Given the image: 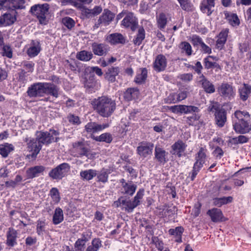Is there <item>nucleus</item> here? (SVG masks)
<instances>
[{
    "label": "nucleus",
    "instance_id": "44",
    "mask_svg": "<svg viewBox=\"0 0 251 251\" xmlns=\"http://www.w3.org/2000/svg\"><path fill=\"white\" fill-rule=\"evenodd\" d=\"M145 37V30L143 27L138 29V33L135 38L133 40V43L136 45H140Z\"/></svg>",
    "mask_w": 251,
    "mask_h": 251
},
{
    "label": "nucleus",
    "instance_id": "9",
    "mask_svg": "<svg viewBox=\"0 0 251 251\" xmlns=\"http://www.w3.org/2000/svg\"><path fill=\"white\" fill-rule=\"evenodd\" d=\"M10 10L0 16V26H6L13 25L17 20V12L14 9Z\"/></svg>",
    "mask_w": 251,
    "mask_h": 251
},
{
    "label": "nucleus",
    "instance_id": "25",
    "mask_svg": "<svg viewBox=\"0 0 251 251\" xmlns=\"http://www.w3.org/2000/svg\"><path fill=\"white\" fill-rule=\"evenodd\" d=\"M45 167L43 166H36L28 168L26 171V176L28 178H33L39 176V174L45 171Z\"/></svg>",
    "mask_w": 251,
    "mask_h": 251
},
{
    "label": "nucleus",
    "instance_id": "37",
    "mask_svg": "<svg viewBox=\"0 0 251 251\" xmlns=\"http://www.w3.org/2000/svg\"><path fill=\"white\" fill-rule=\"evenodd\" d=\"M139 94L138 89L136 88H128L124 93V98L127 101H130L133 99L137 98Z\"/></svg>",
    "mask_w": 251,
    "mask_h": 251
},
{
    "label": "nucleus",
    "instance_id": "12",
    "mask_svg": "<svg viewBox=\"0 0 251 251\" xmlns=\"http://www.w3.org/2000/svg\"><path fill=\"white\" fill-rule=\"evenodd\" d=\"M115 204L117 207L122 206V208L127 212H132L133 209L139 205L134 200L132 201L126 200L123 197L119 198L118 201L115 202Z\"/></svg>",
    "mask_w": 251,
    "mask_h": 251
},
{
    "label": "nucleus",
    "instance_id": "48",
    "mask_svg": "<svg viewBox=\"0 0 251 251\" xmlns=\"http://www.w3.org/2000/svg\"><path fill=\"white\" fill-rule=\"evenodd\" d=\"M147 77V70L146 68H143L141 70L140 74H138L135 78V81L137 83H142L144 82Z\"/></svg>",
    "mask_w": 251,
    "mask_h": 251
},
{
    "label": "nucleus",
    "instance_id": "35",
    "mask_svg": "<svg viewBox=\"0 0 251 251\" xmlns=\"http://www.w3.org/2000/svg\"><path fill=\"white\" fill-rule=\"evenodd\" d=\"M110 173V170L105 168L102 169L96 175L98 181L101 182L103 183H106L108 180V175Z\"/></svg>",
    "mask_w": 251,
    "mask_h": 251
},
{
    "label": "nucleus",
    "instance_id": "18",
    "mask_svg": "<svg viewBox=\"0 0 251 251\" xmlns=\"http://www.w3.org/2000/svg\"><path fill=\"white\" fill-rule=\"evenodd\" d=\"M41 50L40 42L38 40H32L29 45L26 53L30 57L36 56Z\"/></svg>",
    "mask_w": 251,
    "mask_h": 251
},
{
    "label": "nucleus",
    "instance_id": "64",
    "mask_svg": "<svg viewBox=\"0 0 251 251\" xmlns=\"http://www.w3.org/2000/svg\"><path fill=\"white\" fill-rule=\"evenodd\" d=\"M221 108L219 107V104L217 102H212L208 108V111L209 112H214V114L216 111L220 110Z\"/></svg>",
    "mask_w": 251,
    "mask_h": 251
},
{
    "label": "nucleus",
    "instance_id": "26",
    "mask_svg": "<svg viewBox=\"0 0 251 251\" xmlns=\"http://www.w3.org/2000/svg\"><path fill=\"white\" fill-rule=\"evenodd\" d=\"M207 214L210 216L213 222H219L222 221L223 215L221 210L218 208H212L208 210Z\"/></svg>",
    "mask_w": 251,
    "mask_h": 251
},
{
    "label": "nucleus",
    "instance_id": "46",
    "mask_svg": "<svg viewBox=\"0 0 251 251\" xmlns=\"http://www.w3.org/2000/svg\"><path fill=\"white\" fill-rule=\"evenodd\" d=\"M181 8L185 11H192L194 7L193 4L189 0H177Z\"/></svg>",
    "mask_w": 251,
    "mask_h": 251
},
{
    "label": "nucleus",
    "instance_id": "40",
    "mask_svg": "<svg viewBox=\"0 0 251 251\" xmlns=\"http://www.w3.org/2000/svg\"><path fill=\"white\" fill-rule=\"evenodd\" d=\"M101 246V240L99 238H95L92 240L91 244L87 247L86 251H98Z\"/></svg>",
    "mask_w": 251,
    "mask_h": 251
},
{
    "label": "nucleus",
    "instance_id": "57",
    "mask_svg": "<svg viewBox=\"0 0 251 251\" xmlns=\"http://www.w3.org/2000/svg\"><path fill=\"white\" fill-rule=\"evenodd\" d=\"M152 240L158 250L160 251H163L164 249V244L162 241L160 240L157 237H153Z\"/></svg>",
    "mask_w": 251,
    "mask_h": 251
},
{
    "label": "nucleus",
    "instance_id": "31",
    "mask_svg": "<svg viewBox=\"0 0 251 251\" xmlns=\"http://www.w3.org/2000/svg\"><path fill=\"white\" fill-rule=\"evenodd\" d=\"M14 150V147L11 144L5 143L0 145V154L4 158L7 157Z\"/></svg>",
    "mask_w": 251,
    "mask_h": 251
},
{
    "label": "nucleus",
    "instance_id": "58",
    "mask_svg": "<svg viewBox=\"0 0 251 251\" xmlns=\"http://www.w3.org/2000/svg\"><path fill=\"white\" fill-rule=\"evenodd\" d=\"M2 48V55L6 56L8 58H11L12 57V51L10 47L8 46L3 45Z\"/></svg>",
    "mask_w": 251,
    "mask_h": 251
},
{
    "label": "nucleus",
    "instance_id": "28",
    "mask_svg": "<svg viewBox=\"0 0 251 251\" xmlns=\"http://www.w3.org/2000/svg\"><path fill=\"white\" fill-rule=\"evenodd\" d=\"M228 33V29H225L219 33L216 43V47L218 49L221 50L223 48L226 41Z\"/></svg>",
    "mask_w": 251,
    "mask_h": 251
},
{
    "label": "nucleus",
    "instance_id": "36",
    "mask_svg": "<svg viewBox=\"0 0 251 251\" xmlns=\"http://www.w3.org/2000/svg\"><path fill=\"white\" fill-rule=\"evenodd\" d=\"M9 9H23L25 8V0H8Z\"/></svg>",
    "mask_w": 251,
    "mask_h": 251
},
{
    "label": "nucleus",
    "instance_id": "50",
    "mask_svg": "<svg viewBox=\"0 0 251 251\" xmlns=\"http://www.w3.org/2000/svg\"><path fill=\"white\" fill-rule=\"evenodd\" d=\"M204 64L205 69H209L212 68L220 69V65L216 62H213L209 58L206 57L204 59Z\"/></svg>",
    "mask_w": 251,
    "mask_h": 251
},
{
    "label": "nucleus",
    "instance_id": "23",
    "mask_svg": "<svg viewBox=\"0 0 251 251\" xmlns=\"http://www.w3.org/2000/svg\"><path fill=\"white\" fill-rule=\"evenodd\" d=\"M6 245L10 247H14L17 244V232L12 228H9L6 233Z\"/></svg>",
    "mask_w": 251,
    "mask_h": 251
},
{
    "label": "nucleus",
    "instance_id": "33",
    "mask_svg": "<svg viewBox=\"0 0 251 251\" xmlns=\"http://www.w3.org/2000/svg\"><path fill=\"white\" fill-rule=\"evenodd\" d=\"M107 40L111 44H123L125 42L124 36L120 33H113L109 35Z\"/></svg>",
    "mask_w": 251,
    "mask_h": 251
},
{
    "label": "nucleus",
    "instance_id": "53",
    "mask_svg": "<svg viewBox=\"0 0 251 251\" xmlns=\"http://www.w3.org/2000/svg\"><path fill=\"white\" fill-rule=\"evenodd\" d=\"M50 195L53 201L58 202L60 200L58 190L56 188H52L50 190Z\"/></svg>",
    "mask_w": 251,
    "mask_h": 251
},
{
    "label": "nucleus",
    "instance_id": "13",
    "mask_svg": "<svg viewBox=\"0 0 251 251\" xmlns=\"http://www.w3.org/2000/svg\"><path fill=\"white\" fill-rule=\"evenodd\" d=\"M121 183L120 191L122 194L129 196H132L135 193L137 185L134 184L132 181H126L124 179H121L120 180Z\"/></svg>",
    "mask_w": 251,
    "mask_h": 251
},
{
    "label": "nucleus",
    "instance_id": "59",
    "mask_svg": "<svg viewBox=\"0 0 251 251\" xmlns=\"http://www.w3.org/2000/svg\"><path fill=\"white\" fill-rule=\"evenodd\" d=\"M200 117L198 114L195 113L192 116L187 117L186 122L189 125H193L196 121L199 120Z\"/></svg>",
    "mask_w": 251,
    "mask_h": 251
},
{
    "label": "nucleus",
    "instance_id": "32",
    "mask_svg": "<svg viewBox=\"0 0 251 251\" xmlns=\"http://www.w3.org/2000/svg\"><path fill=\"white\" fill-rule=\"evenodd\" d=\"M97 174V171L93 169H89L81 171L80 172V176L83 180L89 181L92 179Z\"/></svg>",
    "mask_w": 251,
    "mask_h": 251
},
{
    "label": "nucleus",
    "instance_id": "16",
    "mask_svg": "<svg viewBox=\"0 0 251 251\" xmlns=\"http://www.w3.org/2000/svg\"><path fill=\"white\" fill-rule=\"evenodd\" d=\"M137 24L138 22L134 14L131 12L127 13L126 16L125 17L122 21V25L126 27L131 28L132 30L135 29Z\"/></svg>",
    "mask_w": 251,
    "mask_h": 251
},
{
    "label": "nucleus",
    "instance_id": "8",
    "mask_svg": "<svg viewBox=\"0 0 251 251\" xmlns=\"http://www.w3.org/2000/svg\"><path fill=\"white\" fill-rule=\"evenodd\" d=\"M25 141L27 143L28 150L31 152L27 155V157L32 159H35L41 150L42 145L40 144L36 138L35 139L26 138Z\"/></svg>",
    "mask_w": 251,
    "mask_h": 251
},
{
    "label": "nucleus",
    "instance_id": "17",
    "mask_svg": "<svg viewBox=\"0 0 251 251\" xmlns=\"http://www.w3.org/2000/svg\"><path fill=\"white\" fill-rule=\"evenodd\" d=\"M215 122L216 125L219 127H223L227 121L226 112L224 108H221L220 110L214 114Z\"/></svg>",
    "mask_w": 251,
    "mask_h": 251
},
{
    "label": "nucleus",
    "instance_id": "22",
    "mask_svg": "<svg viewBox=\"0 0 251 251\" xmlns=\"http://www.w3.org/2000/svg\"><path fill=\"white\" fill-rule=\"evenodd\" d=\"M215 2L210 0H203L201 3L200 9L202 13L210 16L214 11Z\"/></svg>",
    "mask_w": 251,
    "mask_h": 251
},
{
    "label": "nucleus",
    "instance_id": "60",
    "mask_svg": "<svg viewBox=\"0 0 251 251\" xmlns=\"http://www.w3.org/2000/svg\"><path fill=\"white\" fill-rule=\"evenodd\" d=\"M85 243L82 240L78 239L75 243V247L77 251H84Z\"/></svg>",
    "mask_w": 251,
    "mask_h": 251
},
{
    "label": "nucleus",
    "instance_id": "2",
    "mask_svg": "<svg viewBox=\"0 0 251 251\" xmlns=\"http://www.w3.org/2000/svg\"><path fill=\"white\" fill-rule=\"evenodd\" d=\"M92 104L94 109L103 117L110 116L116 108L115 101L106 96L94 99L92 101Z\"/></svg>",
    "mask_w": 251,
    "mask_h": 251
},
{
    "label": "nucleus",
    "instance_id": "14",
    "mask_svg": "<svg viewBox=\"0 0 251 251\" xmlns=\"http://www.w3.org/2000/svg\"><path fill=\"white\" fill-rule=\"evenodd\" d=\"M197 80L198 84L201 85L206 93L211 94L215 92V89L214 85L203 75L198 76Z\"/></svg>",
    "mask_w": 251,
    "mask_h": 251
},
{
    "label": "nucleus",
    "instance_id": "47",
    "mask_svg": "<svg viewBox=\"0 0 251 251\" xmlns=\"http://www.w3.org/2000/svg\"><path fill=\"white\" fill-rule=\"evenodd\" d=\"M188 93V92L187 91H183L179 92L177 95L176 100H175V99L173 98V97L175 96V94L170 95L169 97H170L171 99H172V101H171L170 102L176 103V102L180 101L185 99L187 97Z\"/></svg>",
    "mask_w": 251,
    "mask_h": 251
},
{
    "label": "nucleus",
    "instance_id": "21",
    "mask_svg": "<svg viewBox=\"0 0 251 251\" xmlns=\"http://www.w3.org/2000/svg\"><path fill=\"white\" fill-rule=\"evenodd\" d=\"M108 124L99 125L95 122L88 123L85 126V130L89 133H95L100 131L108 127Z\"/></svg>",
    "mask_w": 251,
    "mask_h": 251
},
{
    "label": "nucleus",
    "instance_id": "7",
    "mask_svg": "<svg viewBox=\"0 0 251 251\" xmlns=\"http://www.w3.org/2000/svg\"><path fill=\"white\" fill-rule=\"evenodd\" d=\"M218 94L225 100H230L235 96L234 87L228 83H222L217 88Z\"/></svg>",
    "mask_w": 251,
    "mask_h": 251
},
{
    "label": "nucleus",
    "instance_id": "51",
    "mask_svg": "<svg viewBox=\"0 0 251 251\" xmlns=\"http://www.w3.org/2000/svg\"><path fill=\"white\" fill-rule=\"evenodd\" d=\"M73 146L76 149V150L79 152V154L81 155H86L88 151L87 149L81 142L76 143L74 144Z\"/></svg>",
    "mask_w": 251,
    "mask_h": 251
},
{
    "label": "nucleus",
    "instance_id": "6",
    "mask_svg": "<svg viewBox=\"0 0 251 251\" xmlns=\"http://www.w3.org/2000/svg\"><path fill=\"white\" fill-rule=\"evenodd\" d=\"M49 7V5L48 3L36 4L31 7L30 12L33 15L37 17L41 24H44Z\"/></svg>",
    "mask_w": 251,
    "mask_h": 251
},
{
    "label": "nucleus",
    "instance_id": "30",
    "mask_svg": "<svg viewBox=\"0 0 251 251\" xmlns=\"http://www.w3.org/2000/svg\"><path fill=\"white\" fill-rule=\"evenodd\" d=\"M239 93L240 99L243 100H246L251 92V86L247 84L244 83L243 86L239 88Z\"/></svg>",
    "mask_w": 251,
    "mask_h": 251
},
{
    "label": "nucleus",
    "instance_id": "29",
    "mask_svg": "<svg viewBox=\"0 0 251 251\" xmlns=\"http://www.w3.org/2000/svg\"><path fill=\"white\" fill-rule=\"evenodd\" d=\"M119 73L118 67H111L108 69L107 72L105 74V78L109 82H113L116 80V76Z\"/></svg>",
    "mask_w": 251,
    "mask_h": 251
},
{
    "label": "nucleus",
    "instance_id": "49",
    "mask_svg": "<svg viewBox=\"0 0 251 251\" xmlns=\"http://www.w3.org/2000/svg\"><path fill=\"white\" fill-rule=\"evenodd\" d=\"M179 48L182 50V51L185 52L187 55L190 56L192 54V47L188 42H181L179 45Z\"/></svg>",
    "mask_w": 251,
    "mask_h": 251
},
{
    "label": "nucleus",
    "instance_id": "55",
    "mask_svg": "<svg viewBox=\"0 0 251 251\" xmlns=\"http://www.w3.org/2000/svg\"><path fill=\"white\" fill-rule=\"evenodd\" d=\"M62 23L68 28L71 29L75 26V21L70 17H65L62 19Z\"/></svg>",
    "mask_w": 251,
    "mask_h": 251
},
{
    "label": "nucleus",
    "instance_id": "4",
    "mask_svg": "<svg viewBox=\"0 0 251 251\" xmlns=\"http://www.w3.org/2000/svg\"><path fill=\"white\" fill-rule=\"evenodd\" d=\"M206 151L207 150L204 147H201L196 154V162L194 163L191 176L192 180L195 179L198 172L203 167L206 158Z\"/></svg>",
    "mask_w": 251,
    "mask_h": 251
},
{
    "label": "nucleus",
    "instance_id": "61",
    "mask_svg": "<svg viewBox=\"0 0 251 251\" xmlns=\"http://www.w3.org/2000/svg\"><path fill=\"white\" fill-rule=\"evenodd\" d=\"M193 75L191 73L183 74L179 75L178 78L184 82H189L193 79Z\"/></svg>",
    "mask_w": 251,
    "mask_h": 251
},
{
    "label": "nucleus",
    "instance_id": "20",
    "mask_svg": "<svg viewBox=\"0 0 251 251\" xmlns=\"http://www.w3.org/2000/svg\"><path fill=\"white\" fill-rule=\"evenodd\" d=\"M186 148L185 144L183 141L178 140L172 146L171 153L180 157L181 156L182 153L185 151Z\"/></svg>",
    "mask_w": 251,
    "mask_h": 251
},
{
    "label": "nucleus",
    "instance_id": "15",
    "mask_svg": "<svg viewBox=\"0 0 251 251\" xmlns=\"http://www.w3.org/2000/svg\"><path fill=\"white\" fill-rule=\"evenodd\" d=\"M167 59L163 54L157 55L153 64L154 70L157 72H160L165 70L167 67Z\"/></svg>",
    "mask_w": 251,
    "mask_h": 251
},
{
    "label": "nucleus",
    "instance_id": "45",
    "mask_svg": "<svg viewBox=\"0 0 251 251\" xmlns=\"http://www.w3.org/2000/svg\"><path fill=\"white\" fill-rule=\"evenodd\" d=\"M200 111L199 108L193 105H181V109L180 113L188 114L193 112L198 113Z\"/></svg>",
    "mask_w": 251,
    "mask_h": 251
},
{
    "label": "nucleus",
    "instance_id": "10",
    "mask_svg": "<svg viewBox=\"0 0 251 251\" xmlns=\"http://www.w3.org/2000/svg\"><path fill=\"white\" fill-rule=\"evenodd\" d=\"M114 18V15L110 10L107 9H104L102 14L94 25V28L97 29L100 25L106 26L109 25Z\"/></svg>",
    "mask_w": 251,
    "mask_h": 251
},
{
    "label": "nucleus",
    "instance_id": "52",
    "mask_svg": "<svg viewBox=\"0 0 251 251\" xmlns=\"http://www.w3.org/2000/svg\"><path fill=\"white\" fill-rule=\"evenodd\" d=\"M248 138L244 135H239L238 137L233 138L231 140V142L234 144H243L247 142Z\"/></svg>",
    "mask_w": 251,
    "mask_h": 251
},
{
    "label": "nucleus",
    "instance_id": "54",
    "mask_svg": "<svg viewBox=\"0 0 251 251\" xmlns=\"http://www.w3.org/2000/svg\"><path fill=\"white\" fill-rule=\"evenodd\" d=\"M190 41L194 46H201L203 41L202 39L197 35H193L190 37Z\"/></svg>",
    "mask_w": 251,
    "mask_h": 251
},
{
    "label": "nucleus",
    "instance_id": "11",
    "mask_svg": "<svg viewBox=\"0 0 251 251\" xmlns=\"http://www.w3.org/2000/svg\"><path fill=\"white\" fill-rule=\"evenodd\" d=\"M153 147V144L151 142H141L137 148V153L142 157H147L151 155Z\"/></svg>",
    "mask_w": 251,
    "mask_h": 251
},
{
    "label": "nucleus",
    "instance_id": "43",
    "mask_svg": "<svg viewBox=\"0 0 251 251\" xmlns=\"http://www.w3.org/2000/svg\"><path fill=\"white\" fill-rule=\"evenodd\" d=\"M157 24L158 27L163 30L166 26L167 23V19L164 13H161L157 17Z\"/></svg>",
    "mask_w": 251,
    "mask_h": 251
},
{
    "label": "nucleus",
    "instance_id": "38",
    "mask_svg": "<svg viewBox=\"0 0 251 251\" xmlns=\"http://www.w3.org/2000/svg\"><path fill=\"white\" fill-rule=\"evenodd\" d=\"M64 219L63 212L59 207L56 208L53 215V223L57 225L61 223Z\"/></svg>",
    "mask_w": 251,
    "mask_h": 251
},
{
    "label": "nucleus",
    "instance_id": "3",
    "mask_svg": "<svg viewBox=\"0 0 251 251\" xmlns=\"http://www.w3.org/2000/svg\"><path fill=\"white\" fill-rule=\"evenodd\" d=\"M234 116L238 120L233 125L236 132L245 134L251 130L250 115L245 111L237 110L234 112Z\"/></svg>",
    "mask_w": 251,
    "mask_h": 251
},
{
    "label": "nucleus",
    "instance_id": "62",
    "mask_svg": "<svg viewBox=\"0 0 251 251\" xmlns=\"http://www.w3.org/2000/svg\"><path fill=\"white\" fill-rule=\"evenodd\" d=\"M23 66L28 72L33 71L34 64L32 62L25 61L23 63Z\"/></svg>",
    "mask_w": 251,
    "mask_h": 251
},
{
    "label": "nucleus",
    "instance_id": "5",
    "mask_svg": "<svg viewBox=\"0 0 251 251\" xmlns=\"http://www.w3.org/2000/svg\"><path fill=\"white\" fill-rule=\"evenodd\" d=\"M70 170V166L67 163H63L52 169L49 174V176L54 179H61Z\"/></svg>",
    "mask_w": 251,
    "mask_h": 251
},
{
    "label": "nucleus",
    "instance_id": "1",
    "mask_svg": "<svg viewBox=\"0 0 251 251\" xmlns=\"http://www.w3.org/2000/svg\"><path fill=\"white\" fill-rule=\"evenodd\" d=\"M27 93L30 97H41L46 94L57 98L58 88L52 83L38 82L34 83L29 87Z\"/></svg>",
    "mask_w": 251,
    "mask_h": 251
},
{
    "label": "nucleus",
    "instance_id": "42",
    "mask_svg": "<svg viewBox=\"0 0 251 251\" xmlns=\"http://www.w3.org/2000/svg\"><path fill=\"white\" fill-rule=\"evenodd\" d=\"M183 231V228L181 226L176 227L175 229H170L169 233L172 235H175L177 237L176 241L180 242L181 241V236Z\"/></svg>",
    "mask_w": 251,
    "mask_h": 251
},
{
    "label": "nucleus",
    "instance_id": "24",
    "mask_svg": "<svg viewBox=\"0 0 251 251\" xmlns=\"http://www.w3.org/2000/svg\"><path fill=\"white\" fill-rule=\"evenodd\" d=\"M167 152L163 149L156 147L154 150L155 158L160 163L165 164L168 161Z\"/></svg>",
    "mask_w": 251,
    "mask_h": 251
},
{
    "label": "nucleus",
    "instance_id": "27",
    "mask_svg": "<svg viewBox=\"0 0 251 251\" xmlns=\"http://www.w3.org/2000/svg\"><path fill=\"white\" fill-rule=\"evenodd\" d=\"M224 14L225 18L231 26H237L240 25V20L236 14L225 11Z\"/></svg>",
    "mask_w": 251,
    "mask_h": 251
},
{
    "label": "nucleus",
    "instance_id": "41",
    "mask_svg": "<svg viewBox=\"0 0 251 251\" xmlns=\"http://www.w3.org/2000/svg\"><path fill=\"white\" fill-rule=\"evenodd\" d=\"M93 139L96 141L105 142L110 143L112 141V135L109 133H104L98 136H93Z\"/></svg>",
    "mask_w": 251,
    "mask_h": 251
},
{
    "label": "nucleus",
    "instance_id": "39",
    "mask_svg": "<svg viewBox=\"0 0 251 251\" xmlns=\"http://www.w3.org/2000/svg\"><path fill=\"white\" fill-rule=\"evenodd\" d=\"M93 56L91 51L84 50L77 53L76 58L82 61H88L92 58Z\"/></svg>",
    "mask_w": 251,
    "mask_h": 251
},
{
    "label": "nucleus",
    "instance_id": "34",
    "mask_svg": "<svg viewBox=\"0 0 251 251\" xmlns=\"http://www.w3.org/2000/svg\"><path fill=\"white\" fill-rule=\"evenodd\" d=\"M92 50L96 55L102 56L106 53L105 46L103 44H98L94 43L92 46Z\"/></svg>",
    "mask_w": 251,
    "mask_h": 251
},
{
    "label": "nucleus",
    "instance_id": "63",
    "mask_svg": "<svg viewBox=\"0 0 251 251\" xmlns=\"http://www.w3.org/2000/svg\"><path fill=\"white\" fill-rule=\"evenodd\" d=\"M82 14L86 18L89 19L94 17L91 9L84 7L82 10Z\"/></svg>",
    "mask_w": 251,
    "mask_h": 251
},
{
    "label": "nucleus",
    "instance_id": "19",
    "mask_svg": "<svg viewBox=\"0 0 251 251\" xmlns=\"http://www.w3.org/2000/svg\"><path fill=\"white\" fill-rule=\"evenodd\" d=\"M36 139L40 145L49 144L52 142L53 138L48 132L38 131L36 133Z\"/></svg>",
    "mask_w": 251,
    "mask_h": 251
},
{
    "label": "nucleus",
    "instance_id": "56",
    "mask_svg": "<svg viewBox=\"0 0 251 251\" xmlns=\"http://www.w3.org/2000/svg\"><path fill=\"white\" fill-rule=\"evenodd\" d=\"M46 223L45 221L39 220L37 225V232L38 235L43 234V231L45 230V226Z\"/></svg>",
    "mask_w": 251,
    "mask_h": 251
}]
</instances>
